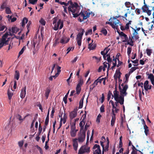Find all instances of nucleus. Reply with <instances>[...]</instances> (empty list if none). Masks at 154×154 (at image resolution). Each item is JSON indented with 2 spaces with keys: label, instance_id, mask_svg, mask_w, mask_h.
Masks as SVG:
<instances>
[{
  "label": "nucleus",
  "instance_id": "obj_1",
  "mask_svg": "<svg viewBox=\"0 0 154 154\" xmlns=\"http://www.w3.org/2000/svg\"><path fill=\"white\" fill-rule=\"evenodd\" d=\"M69 4L70 5V6L68 7V9L69 12H71L74 13L76 12L77 9L79 8V6L77 3L75 2L73 3L71 0L69 1L68 3H66V5H65L66 6H68Z\"/></svg>",
  "mask_w": 154,
  "mask_h": 154
},
{
  "label": "nucleus",
  "instance_id": "obj_2",
  "mask_svg": "<svg viewBox=\"0 0 154 154\" xmlns=\"http://www.w3.org/2000/svg\"><path fill=\"white\" fill-rule=\"evenodd\" d=\"M80 9V7H79V9H77V11L76 12L74 13H72L73 17H77L79 16L82 17L83 18V20H84L87 19V18L89 17L90 15V13L87 11H84L83 12L81 11L79 14H78V13L79 12V10Z\"/></svg>",
  "mask_w": 154,
  "mask_h": 154
},
{
  "label": "nucleus",
  "instance_id": "obj_3",
  "mask_svg": "<svg viewBox=\"0 0 154 154\" xmlns=\"http://www.w3.org/2000/svg\"><path fill=\"white\" fill-rule=\"evenodd\" d=\"M8 35L9 34L8 33L6 32L2 36V38H0V42H1L0 45L1 46L8 44L9 40L10 39V38H8L6 40V38L8 37Z\"/></svg>",
  "mask_w": 154,
  "mask_h": 154
},
{
  "label": "nucleus",
  "instance_id": "obj_4",
  "mask_svg": "<svg viewBox=\"0 0 154 154\" xmlns=\"http://www.w3.org/2000/svg\"><path fill=\"white\" fill-rule=\"evenodd\" d=\"M90 152V147L84 145L82 146L79 150L78 154H88Z\"/></svg>",
  "mask_w": 154,
  "mask_h": 154
},
{
  "label": "nucleus",
  "instance_id": "obj_5",
  "mask_svg": "<svg viewBox=\"0 0 154 154\" xmlns=\"http://www.w3.org/2000/svg\"><path fill=\"white\" fill-rule=\"evenodd\" d=\"M143 4L144 5L141 8L143 12L146 13L148 16L150 15L151 14V11L150 10H149L148 6L146 4L145 0H143Z\"/></svg>",
  "mask_w": 154,
  "mask_h": 154
},
{
  "label": "nucleus",
  "instance_id": "obj_6",
  "mask_svg": "<svg viewBox=\"0 0 154 154\" xmlns=\"http://www.w3.org/2000/svg\"><path fill=\"white\" fill-rule=\"evenodd\" d=\"M117 32L119 33L122 39H124L122 41L123 42H126L128 41V37L127 35L123 33L122 32H120V30H117Z\"/></svg>",
  "mask_w": 154,
  "mask_h": 154
},
{
  "label": "nucleus",
  "instance_id": "obj_7",
  "mask_svg": "<svg viewBox=\"0 0 154 154\" xmlns=\"http://www.w3.org/2000/svg\"><path fill=\"white\" fill-rule=\"evenodd\" d=\"M93 154H101V150L100 146L98 144H95L93 147Z\"/></svg>",
  "mask_w": 154,
  "mask_h": 154
},
{
  "label": "nucleus",
  "instance_id": "obj_8",
  "mask_svg": "<svg viewBox=\"0 0 154 154\" xmlns=\"http://www.w3.org/2000/svg\"><path fill=\"white\" fill-rule=\"evenodd\" d=\"M85 131H82L77 139L79 143H82L85 140Z\"/></svg>",
  "mask_w": 154,
  "mask_h": 154
},
{
  "label": "nucleus",
  "instance_id": "obj_9",
  "mask_svg": "<svg viewBox=\"0 0 154 154\" xmlns=\"http://www.w3.org/2000/svg\"><path fill=\"white\" fill-rule=\"evenodd\" d=\"M112 23L114 26L113 29H116L117 30H119L118 25L120 23L119 20L116 19V18L113 17L112 19Z\"/></svg>",
  "mask_w": 154,
  "mask_h": 154
},
{
  "label": "nucleus",
  "instance_id": "obj_10",
  "mask_svg": "<svg viewBox=\"0 0 154 154\" xmlns=\"http://www.w3.org/2000/svg\"><path fill=\"white\" fill-rule=\"evenodd\" d=\"M63 26V22L61 21L60 19L57 22V25H56L54 27V29L55 30H57L59 28L60 29H61Z\"/></svg>",
  "mask_w": 154,
  "mask_h": 154
},
{
  "label": "nucleus",
  "instance_id": "obj_11",
  "mask_svg": "<svg viewBox=\"0 0 154 154\" xmlns=\"http://www.w3.org/2000/svg\"><path fill=\"white\" fill-rule=\"evenodd\" d=\"M78 30L80 32H79L77 35L76 39L82 40V36L83 35L85 31L84 29L82 28L79 29Z\"/></svg>",
  "mask_w": 154,
  "mask_h": 154
},
{
  "label": "nucleus",
  "instance_id": "obj_12",
  "mask_svg": "<svg viewBox=\"0 0 154 154\" xmlns=\"http://www.w3.org/2000/svg\"><path fill=\"white\" fill-rule=\"evenodd\" d=\"M132 29L134 30V32L133 33V36H132V38L133 39H134L135 41H136L138 39L139 37L138 35V33L137 31V30H135V29L132 28Z\"/></svg>",
  "mask_w": 154,
  "mask_h": 154
},
{
  "label": "nucleus",
  "instance_id": "obj_13",
  "mask_svg": "<svg viewBox=\"0 0 154 154\" xmlns=\"http://www.w3.org/2000/svg\"><path fill=\"white\" fill-rule=\"evenodd\" d=\"M115 100L119 102L121 105H122L124 104V96L123 95L120 96L118 98H117V100Z\"/></svg>",
  "mask_w": 154,
  "mask_h": 154
},
{
  "label": "nucleus",
  "instance_id": "obj_14",
  "mask_svg": "<svg viewBox=\"0 0 154 154\" xmlns=\"http://www.w3.org/2000/svg\"><path fill=\"white\" fill-rule=\"evenodd\" d=\"M77 139L76 138L74 139H73V146L74 147V149L76 151L78 146V144L77 140Z\"/></svg>",
  "mask_w": 154,
  "mask_h": 154
},
{
  "label": "nucleus",
  "instance_id": "obj_15",
  "mask_svg": "<svg viewBox=\"0 0 154 154\" xmlns=\"http://www.w3.org/2000/svg\"><path fill=\"white\" fill-rule=\"evenodd\" d=\"M120 70V68H119L118 70H117L116 71L115 74L114 75V77L115 79H116L118 78L120 80L121 73Z\"/></svg>",
  "mask_w": 154,
  "mask_h": 154
},
{
  "label": "nucleus",
  "instance_id": "obj_16",
  "mask_svg": "<svg viewBox=\"0 0 154 154\" xmlns=\"http://www.w3.org/2000/svg\"><path fill=\"white\" fill-rule=\"evenodd\" d=\"M77 130H76L75 128H71L70 132L71 136L72 137H75L76 134V133Z\"/></svg>",
  "mask_w": 154,
  "mask_h": 154
},
{
  "label": "nucleus",
  "instance_id": "obj_17",
  "mask_svg": "<svg viewBox=\"0 0 154 154\" xmlns=\"http://www.w3.org/2000/svg\"><path fill=\"white\" fill-rule=\"evenodd\" d=\"M26 87L25 86L24 88H23L21 91L20 94V97L22 98H23L25 97L26 94Z\"/></svg>",
  "mask_w": 154,
  "mask_h": 154
},
{
  "label": "nucleus",
  "instance_id": "obj_18",
  "mask_svg": "<svg viewBox=\"0 0 154 154\" xmlns=\"http://www.w3.org/2000/svg\"><path fill=\"white\" fill-rule=\"evenodd\" d=\"M86 117V114L85 115V117H84L82 119V120L79 123V126L81 128V130H83L84 129V126L85 124V122L84 121L85 117Z\"/></svg>",
  "mask_w": 154,
  "mask_h": 154
},
{
  "label": "nucleus",
  "instance_id": "obj_19",
  "mask_svg": "<svg viewBox=\"0 0 154 154\" xmlns=\"http://www.w3.org/2000/svg\"><path fill=\"white\" fill-rule=\"evenodd\" d=\"M113 94L114 95H112V98L113 99V97H114L115 100H117V98L119 97V91L116 90L113 91Z\"/></svg>",
  "mask_w": 154,
  "mask_h": 154
},
{
  "label": "nucleus",
  "instance_id": "obj_20",
  "mask_svg": "<svg viewBox=\"0 0 154 154\" xmlns=\"http://www.w3.org/2000/svg\"><path fill=\"white\" fill-rule=\"evenodd\" d=\"M77 115V113L76 112L72 111L69 113V117L70 119L72 120L76 117Z\"/></svg>",
  "mask_w": 154,
  "mask_h": 154
},
{
  "label": "nucleus",
  "instance_id": "obj_21",
  "mask_svg": "<svg viewBox=\"0 0 154 154\" xmlns=\"http://www.w3.org/2000/svg\"><path fill=\"white\" fill-rule=\"evenodd\" d=\"M119 89L120 94H121L120 96L123 95L124 96V97L125 96H126L127 94L126 91L122 90L120 86L119 87Z\"/></svg>",
  "mask_w": 154,
  "mask_h": 154
},
{
  "label": "nucleus",
  "instance_id": "obj_22",
  "mask_svg": "<svg viewBox=\"0 0 154 154\" xmlns=\"http://www.w3.org/2000/svg\"><path fill=\"white\" fill-rule=\"evenodd\" d=\"M66 38H62L60 41V42L62 44H64L67 43L69 40V38L67 39L66 41Z\"/></svg>",
  "mask_w": 154,
  "mask_h": 154
},
{
  "label": "nucleus",
  "instance_id": "obj_23",
  "mask_svg": "<svg viewBox=\"0 0 154 154\" xmlns=\"http://www.w3.org/2000/svg\"><path fill=\"white\" fill-rule=\"evenodd\" d=\"M149 81L148 80H146L144 84V88L146 91H148V87H149Z\"/></svg>",
  "mask_w": 154,
  "mask_h": 154
},
{
  "label": "nucleus",
  "instance_id": "obj_24",
  "mask_svg": "<svg viewBox=\"0 0 154 154\" xmlns=\"http://www.w3.org/2000/svg\"><path fill=\"white\" fill-rule=\"evenodd\" d=\"M49 110L48 112L47 116L46 118L45 119V126H47L48 124V122H49Z\"/></svg>",
  "mask_w": 154,
  "mask_h": 154
},
{
  "label": "nucleus",
  "instance_id": "obj_25",
  "mask_svg": "<svg viewBox=\"0 0 154 154\" xmlns=\"http://www.w3.org/2000/svg\"><path fill=\"white\" fill-rule=\"evenodd\" d=\"M84 84L83 79L81 77L78 81V84L77 85L81 86Z\"/></svg>",
  "mask_w": 154,
  "mask_h": 154
},
{
  "label": "nucleus",
  "instance_id": "obj_26",
  "mask_svg": "<svg viewBox=\"0 0 154 154\" xmlns=\"http://www.w3.org/2000/svg\"><path fill=\"white\" fill-rule=\"evenodd\" d=\"M129 40H130V42H129L128 39V41H127V44L129 45H131V46H133L134 45V41H133L132 40V38H131L130 36L129 38Z\"/></svg>",
  "mask_w": 154,
  "mask_h": 154
},
{
  "label": "nucleus",
  "instance_id": "obj_27",
  "mask_svg": "<svg viewBox=\"0 0 154 154\" xmlns=\"http://www.w3.org/2000/svg\"><path fill=\"white\" fill-rule=\"evenodd\" d=\"M84 95L83 96L82 98L81 99V100L79 101V109H81L83 107V100L84 98Z\"/></svg>",
  "mask_w": 154,
  "mask_h": 154
},
{
  "label": "nucleus",
  "instance_id": "obj_28",
  "mask_svg": "<svg viewBox=\"0 0 154 154\" xmlns=\"http://www.w3.org/2000/svg\"><path fill=\"white\" fill-rule=\"evenodd\" d=\"M13 94V93L8 89V98L9 100H11Z\"/></svg>",
  "mask_w": 154,
  "mask_h": 154
},
{
  "label": "nucleus",
  "instance_id": "obj_29",
  "mask_svg": "<svg viewBox=\"0 0 154 154\" xmlns=\"http://www.w3.org/2000/svg\"><path fill=\"white\" fill-rule=\"evenodd\" d=\"M19 77L20 73L19 71L18 70H16L14 74V78L16 79L17 80H18L19 78Z\"/></svg>",
  "mask_w": 154,
  "mask_h": 154
},
{
  "label": "nucleus",
  "instance_id": "obj_30",
  "mask_svg": "<svg viewBox=\"0 0 154 154\" xmlns=\"http://www.w3.org/2000/svg\"><path fill=\"white\" fill-rule=\"evenodd\" d=\"M144 129V133L146 136H147L149 133V130L148 127L146 125H145L143 126Z\"/></svg>",
  "mask_w": 154,
  "mask_h": 154
},
{
  "label": "nucleus",
  "instance_id": "obj_31",
  "mask_svg": "<svg viewBox=\"0 0 154 154\" xmlns=\"http://www.w3.org/2000/svg\"><path fill=\"white\" fill-rule=\"evenodd\" d=\"M96 47V44H94V45H91V43L89 44L88 45V48L90 49V50H93Z\"/></svg>",
  "mask_w": 154,
  "mask_h": 154
},
{
  "label": "nucleus",
  "instance_id": "obj_32",
  "mask_svg": "<svg viewBox=\"0 0 154 154\" xmlns=\"http://www.w3.org/2000/svg\"><path fill=\"white\" fill-rule=\"evenodd\" d=\"M28 21V19L26 17H24L22 21V26L23 27L26 24V23Z\"/></svg>",
  "mask_w": 154,
  "mask_h": 154
},
{
  "label": "nucleus",
  "instance_id": "obj_33",
  "mask_svg": "<svg viewBox=\"0 0 154 154\" xmlns=\"http://www.w3.org/2000/svg\"><path fill=\"white\" fill-rule=\"evenodd\" d=\"M81 86H79L78 85H77L76 88V94H79L81 90Z\"/></svg>",
  "mask_w": 154,
  "mask_h": 154
},
{
  "label": "nucleus",
  "instance_id": "obj_34",
  "mask_svg": "<svg viewBox=\"0 0 154 154\" xmlns=\"http://www.w3.org/2000/svg\"><path fill=\"white\" fill-rule=\"evenodd\" d=\"M12 32L13 33H17L19 30V29L16 27H12Z\"/></svg>",
  "mask_w": 154,
  "mask_h": 154
},
{
  "label": "nucleus",
  "instance_id": "obj_35",
  "mask_svg": "<svg viewBox=\"0 0 154 154\" xmlns=\"http://www.w3.org/2000/svg\"><path fill=\"white\" fill-rule=\"evenodd\" d=\"M100 32L105 36H106L107 33V30H106V29H105L104 28H103L102 29Z\"/></svg>",
  "mask_w": 154,
  "mask_h": 154
},
{
  "label": "nucleus",
  "instance_id": "obj_36",
  "mask_svg": "<svg viewBox=\"0 0 154 154\" xmlns=\"http://www.w3.org/2000/svg\"><path fill=\"white\" fill-rule=\"evenodd\" d=\"M50 92V90L49 89H47L45 92V96L46 97V99H47L49 96V94Z\"/></svg>",
  "mask_w": 154,
  "mask_h": 154
},
{
  "label": "nucleus",
  "instance_id": "obj_37",
  "mask_svg": "<svg viewBox=\"0 0 154 154\" xmlns=\"http://www.w3.org/2000/svg\"><path fill=\"white\" fill-rule=\"evenodd\" d=\"M50 131H49V133H48V141H46L45 142V149H48V147H49L47 145V143H48V140H49V133L50 132Z\"/></svg>",
  "mask_w": 154,
  "mask_h": 154
},
{
  "label": "nucleus",
  "instance_id": "obj_38",
  "mask_svg": "<svg viewBox=\"0 0 154 154\" xmlns=\"http://www.w3.org/2000/svg\"><path fill=\"white\" fill-rule=\"evenodd\" d=\"M137 69V67H132L130 70V71L129 72V74L130 75Z\"/></svg>",
  "mask_w": 154,
  "mask_h": 154
},
{
  "label": "nucleus",
  "instance_id": "obj_39",
  "mask_svg": "<svg viewBox=\"0 0 154 154\" xmlns=\"http://www.w3.org/2000/svg\"><path fill=\"white\" fill-rule=\"evenodd\" d=\"M112 119L111 121V125L112 126H113L115 124L116 119V117H112Z\"/></svg>",
  "mask_w": 154,
  "mask_h": 154
},
{
  "label": "nucleus",
  "instance_id": "obj_40",
  "mask_svg": "<svg viewBox=\"0 0 154 154\" xmlns=\"http://www.w3.org/2000/svg\"><path fill=\"white\" fill-rule=\"evenodd\" d=\"M69 91H68L67 93L65 95V97L63 98V100L64 101L65 104H66L67 103V99L68 97V94L69 93Z\"/></svg>",
  "mask_w": 154,
  "mask_h": 154
},
{
  "label": "nucleus",
  "instance_id": "obj_41",
  "mask_svg": "<svg viewBox=\"0 0 154 154\" xmlns=\"http://www.w3.org/2000/svg\"><path fill=\"white\" fill-rule=\"evenodd\" d=\"M16 118L17 119H18L19 121H21V122H22L23 120L24 119H23L21 116L19 114H17L16 116Z\"/></svg>",
  "mask_w": 154,
  "mask_h": 154
},
{
  "label": "nucleus",
  "instance_id": "obj_42",
  "mask_svg": "<svg viewBox=\"0 0 154 154\" xmlns=\"http://www.w3.org/2000/svg\"><path fill=\"white\" fill-rule=\"evenodd\" d=\"M148 78L149 79H150L151 81L154 80V76L152 74H148Z\"/></svg>",
  "mask_w": 154,
  "mask_h": 154
},
{
  "label": "nucleus",
  "instance_id": "obj_43",
  "mask_svg": "<svg viewBox=\"0 0 154 154\" xmlns=\"http://www.w3.org/2000/svg\"><path fill=\"white\" fill-rule=\"evenodd\" d=\"M152 52V50L147 48L146 49V53L148 56H150Z\"/></svg>",
  "mask_w": 154,
  "mask_h": 154
},
{
  "label": "nucleus",
  "instance_id": "obj_44",
  "mask_svg": "<svg viewBox=\"0 0 154 154\" xmlns=\"http://www.w3.org/2000/svg\"><path fill=\"white\" fill-rule=\"evenodd\" d=\"M106 56L107 57V61L111 63L112 62V59L110 58V56L109 54H108L106 55Z\"/></svg>",
  "mask_w": 154,
  "mask_h": 154
},
{
  "label": "nucleus",
  "instance_id": "obj_45",
  "mask_svg": "<svg viewBox=\"0 0 154 154\" xmlns=\"http://www.w3.org/2000/svg\"><path fill=\"white\" fill-rule=\"evenodd\" d=\"M5 12L6 14H9L11 13V12L10 8L8 7H5Z\"/></svg>",
  "mask_w": 154,
  "mask_h": 154
},
{
  "label": "nucleus",
  "instance_id": "obj_46",
  "mask_svg": "<svg viewBox=\"0 0 154 154\" xmlns=\"http://www.w3.org/2000/svg\"><path fill=\"white\" fill-rule=\"evenodd\" d=\"M132 50V48L130 47H128L127 48V54L129 57L130 56V54L131 53Z\"/></svg>",
  "mask_w": 154,
  "mask_h": 154
},
{
  "label": "nucleus",
  "instance_id": "obj_47",
  "mask_svg": "<svg viewBox=\"0 0 154 154\" xmlns=\"http://www.w3.org/2000/svg\"><path fill=\"white\" fill-rule=\"evenodd\" d=\"M26 47L25 46H23L22 49H21L19 53V56H20L21 55L23 52L24 50L26 49Z\"/></svg>",
  "mask_w": 154,
  "mask_h": 154
},
{
  "label": "nucleus",
  "instance_id": "obj_48",
  "mask_svg": "<svg viewBox=\"0 0 154 154\" xmlns=\"http://www.w3.org/2000/svg\"><path fill=\"white\" fill-rule=\"evenodd\" d=\"M109 103H111V104H112V109H113V110H114V109H115L116 108V106H115L114 103L112 100H110L109 101Z\"/></svg>",
  "mask_w": 154,
  "mask_h": 154
},
{
  "label": "nucleus",
  "instance_id": "obj_49",
  "mask_svg": "<svg viewBox=\"0 0 154 154\" xmlns=\"http://www.w3.org/2000/svg\"><path fill=\"white\" fill-rule=\"evenodd\" d=\"M38 0H29V3L32 5L35 4L37 2Z\"/></svg>",
  "mask_w": 154,
  "mask_h": 154
},
{
  "label": "nucleus",
  "instance_id": "obj_50",
  "mask_svg": "<svg viewBox=\"0 0 154 154\" xmlns=\"http://www.w3.org/2000/svg\"><path fill=\"white\" fill-rule=\"evenodd\" d=\"M122 136H121L119 138V147L121 148L122 146Z\"/></svg>",
  "mask_w": 154,
  "mask_h": 154
},
{
  "label": "nucleus",
  "instance_id": "obj_51",
  "mask_svg": "<svg viewBox=\"0 0 154 154\" xmlns=\"http://www.w3.org/2000/svg\"><path fill=\"white\" fill-rule=\"evenodd\" d=\"M40 23L42 25L44 26L45 24V22L44 20L42 19L41 18V20H39Z\"/></svg>",
  "mask_w": 154,
  "mask_h": 154
},
{
  "label": "nucleus",
  "instance_id": "obj_52",
  "mask_svg": "<svg viewBox=\"0 0 154 154\" xmlns=\"http://www.w3.org/2000/svg\"><path fill=\"white\" fill-rule=\"evenodd\" d=\"M60 42H59V39L57 38L56 39L55 41V42L54 44L53 45V47H55L56 45L58 44Z\"/></svg>",
  "mask_w": 154,
  "mask_h": 154
},
{
  "label": "nucleus",
  "instance_id": "obj_53",
  "mask_svg": "<svg viewBox=\"0 0 154 154\" xmlns=\"http://www.w3.org/2000/svg\"><path fill=\"white\" fill-rule=\"evenodd\" d=\"M111 95H112V93L110 92V91H109V92L108 94V95H107V100L108 101L111 98Z\"/></svg>",
  "mask_w": 154,
  "mask_h": 154
},
{
  "label": "nucleus",
  "instance_id": "obj_54",
  "mask_svg": "<svg viewBox=\"0 0 154 154\" xmlns=\"http://www.w3.org/2000/svg\"><path fill=\"white\" fill-rule=\"evenodd\" d=\"M100 111L101 112H104V106L103 105L100 107Z\"/></svg>",
  "mask_w": 154,
  "mask_h": 154
},
{
  "label": "nucleus",
  "instance_id": "obj_55",
  "mask_svg": "<svg viewBox=\"0 0 154 154\" xmlns=\"http://www.w3.org/2000/svg\"><path fill=\"white\" fill-rule=\"evenodd\" d=\"M75 122H72L71 123V128H75Z\"/></svg>",
  "mask_w": 154,
  "mask_h": 154
},
{
  "label": "nucleus",
  "instance_id": "obj_56",
  "mask_svg": "<svg viewBox=\"0 0 154 154\" xmlns=\"http://www.w3.org/2000/svg\"><path fill=\"white\" fill-rule=\"evenodd\" d=\"M131 3L129 2H126L125 3V5L127 8L130 7L129 5H131Z\"/></svg>",
  "mask_w": 154,
  "mask_h": 154
},
{
  "label": "nucleus",
  "instance_id": "obj_57",
  "mask_svg": "<svg viewBox=\"0 0 154 154\" xmlns=\"http://www.w3.org/2000/svg\"><path fill=\"white\" fill-rule=\"evenodd\" d=\"M92 33V29H90L88 30L87 32H85V35H87L89 34H91Z\"/></svg>",
  "mask_w": 154,
  "mask_h": 154
},
{
  "label": "nucleus",
  "instance_id": "obj_58",
  "mask_svg": "<svg viewBox=\"0 0 154 154\" xmlns=\"http://www.w3.org/2000/svg\"><path fill=\"white\" fill-rule=\"evenodd\" d=\"M6 5V4L5 2H4L3 3V4L1 6L0 8L1 9H4L5 8V7Z\"/></svg>",
  "mask_w": 154,
  "mask_h": 154
},
{
  "label": "nucleus",
  "instance_id": "obj_59",
  "mask_svg": "<svg viewBox=\"0 0 154 154\" xmlns=\"http://www.w3.org/2000/svg\"><path fill=\"white\" fill-rule=\"evenodd\" d=\"M101 117V116L100 114H99L98 115L96 120V121L97 122L99 123L100 122V119Z\"/></svg>",
  "mask_w": 154,
  "mask_h": 154
},
{
  "label": "nucleus",
  "instance_id": "obj_60",
  "mask_svg": "<svg viewBox=\"0 0 154 154\" xmlns=\"http://www.w3.org/2000/svg\"><path fill=\"white\" fill-rule=\"evenodd\" d=\"M101 78L100 77H99L97 79V80H98L97 82L98 83H101L102 82V81H103V80H104V78H102L101 79H100Z\"/></svg>",
  "mask_w": 154,
  "mask_h": 154
},
{
  "label": "nucleus",
  "instance_id": "obj_61",
  "mask_svg": "<svg viewBox=\"0 0 154 154\" xmlns=\"http://www.w3.org/2000/svg\"><path fill=\"white\" fill-rule=\"evenodd\" d=\"M106 24H108L111 25L112 28H114V26L112 22L107 21L106 22Z\"/></svg>",
  "mask_w": 154,
  "mask_h": 154
},
{
  "label": "nucleus",
  "instance_id": "obj_62",
  "mask_svg": "<svg viewBox=\"0 0 154 154\" xmlns=\"http://www.w3.org/2000/svg\"><path fill=\"white\" fill-rule=\"evenodd\" d=\"M109 142H107L106 145L105 147V151H108L109 149Z\"/></svg>",
  "mask_w": 154,
  "mask_h": 154
},
{
  "label": "nucleus",
  "instance_id": "obj_63",
  "mask_svg": "<svg viewBox=\"0 0 154 154\" xmlns=\"http://www.w3.org/2000/svg\"><path fill=\"white\" fill-rule=\"evenodd\" d=\"M5 27V26L0 24V31H3Z\"/></svg>",
  "mask_w": 154,
  "mask_h": 154
},
{
  "label": "nucleus",
  "instance_id": "obj_64",
  "mask_svg": "<svg viewBox=\"0 0 154 154\" xmlns=\"http://www.w3.org/2000/svg\"><path fill=\"white\" fill-rule=\"evenodd\" d=\"M78 45L80 46L81 45L82 40L76 39Z\"/></svg>",
  "mask_w": 154,
  "mask_h": 154
}]
</instances>
